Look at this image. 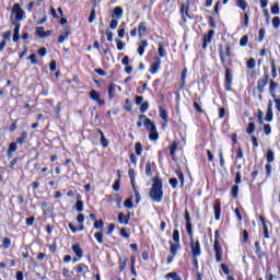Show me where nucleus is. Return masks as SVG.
<instances>
[{
	"mask_svg": "<svg viewBox=\"0 0 280 280\" xmlns=\"http://www.w3.org/2000/svg\"><path fill=\"white\" fill-rule=\"evenodd\" d=\"M179 13L182 14V23L185 25L187 19H191V15L189 14V0L187 1V4L182 3Z\"/></svg>",
	"mask_w": 280,
	"mask_h": 280,
	"instance_id": "ddd939ff",
	"label": "nucleus"
},
{
	"mask_svg": "<svg viewBox=\"0 0 280 280\" xmlns=\"http://www.w3.org/2000/svg\"><path fill=\"white\" fill-rule=\"evenodd\" d=\"M266 160H267V164L273 163L275 162V151H272L271 149H268L267 153H266Z\"/></svg>",
	"mask_w": 280,
	"mask_h": 280,
	"instance_id": "4c0bfd02",
	"label": "nucleus"
},
{
	"mask_svg": "<svg viewBox=\"0 0 280 280\" xmlns=\"http://www.w3.org/2000/svg\"><path fill=\"white\" fill-rule=\"evenodd\" d=\"M255 122H249L248 125H247V129H246V132L248 133V135H253V132H255Z\"/></svg>",
	"mask_w": 280,
	"mask_h": 280,
	"instance_id": "0e129e2a",
	"label": "nucleus"
},
{
	"mask_svg": "<svg viewBox=\"0 0 280 280\" xmlns=\"http://www.w3.org/2000/svg\"><path fill=\"white\" fill-rule=\"evenodd\" d=\"M196 113H199V115H205V109H202V107L200 106V104L198 102H194L192 104Z\"/></svg>",
	"mask_w": 280,
	"mask_h": 280,
	"instance_id": "5fc2aeb1",
	"label": "nucleus"
},
{
	"mask_svg": "<svg viewBox=\"0 0 280 280\" xmlns=\"http://www.w3.org/2000/svg\"><path fill=\"white\" fill-rule=\"evenodd\" d=\"M77 222L79 224L78 228H75V225H73V223L68 224V228L70 229L71 233H77L78 231H84V214L83 213L78 214Z\"/></svg>",
	"mask_w": 280,
	"mask_h": 280,
	"instance_id": "9b49d317",
	"label": "nucleus"
},
{
	"mask_svg": "<svg viewBox=\"0 0 280 280\" xmlns=\"http://www.w3.org/2000/svg\"><path fill=\"white\" fill-rule=\"evenodd\" d=\"M74 209L78 211V213H82V211H84V201H77Z\"/></svg>",
	"mask_w": 280,
	"mask_h": 280,
	"instance_id": "3c124183",
	"label": "nucleus"
},
{
	"mask_svg": "<svg viewBox=\"0 0 280 280\" xmlns=\"http://www.w3.org/2000/svg\"><path fill=\"white\" fill-rule=\"evenodd\" d=\"M139 38H145L148 36V22H140L138 25Z\"/></svg>",
	"mask_w": 280,
	"mask_h": 280,
	"instance_id": "412c9836",
	"label": "nucleus"
},
{
	"mask_svg": "<svg viewBox=\"0 0 280 280\" xmlns=\"http://www.w3.org/2000/svg\"><path fill=\"white\" fill-rule=\"evenodd\" d=\"M12 246V240L10 237L2 238V248L8 249Z\"/></svg>",
	"mask_w": 280,
	"mask_h": 280,
	"instance_id": "de8ad7c7",
	"label": "nucleus"
},
{
	"mask_svg": "<svg viewBox=\"0 0 280 280\" xmlns=\"http://www.w3.org/2000/svg\"><path fill=\"white\" fill-rule=\"evenodd\" d=\"M180 81L182 83L179 84L178 91H183L185 90V86H187V68L182 70Z\"/></svg>",
	"mask_w": 280,
	"mask_h": 280,
	"instance_id": "cd10ccee",
	"label": "nucleus"
},
{
	"mask_svg": "<svg viewBox=\"0 0 280 280\" xmlns=\"http://www.w3.org/2000/svg\"><path fill=\"white\" fill-rule=\"evenodd\" d=\"M128 175L130 178L131 187H135L136 184V178H137V172H135V168H129Z\"/></svg>",
	"mask_w": 280,
	"mask_h": 280,
	"instance_id": "c9c22d12",
	"label": "nucleus"
},
{
	"mask_svg": "<svg viewBox=\"0 0 280 280\" xmlns=\"http://www.w3.org/2000/svg\"><path fill=\"white\" fill-rule=\"evenodd\" d=\"M236 7L245 12V10L248 8V2L246 0H236Z\"/></svg>",
	"mask_w": 280,
	"mask_h": 280,
	"instance_id": "79ce46f5",
	"label": "nucleus"
},
{
	"mask_svg": "<svg viewBox=\"0 0 280 280\" xmlns=\"http://www.w3.org/2000/svg\"><path fill=\"white\" fill-rule=\"evenodd\" d=\"M118 222L119 224H130V212L124 214V212L118 213Z\"/></svg>",
	"mask_w": 280,
	"mask_h": 280,
	"instance_id": "c756f323",
	"label": "nucleus"
},
{
	"mask_svg": "<svg viewBox=\"0 0 280 280\" xmlns=\"http://www.w3.org/2000/svg\"><path fill=\"white\" fill-rule=\"evenodd\" d=\"M135 104L136 106H140L139 112L141 113V115H144V113H148V110H150V102H143V96H136Z\"/></svg>",
	"mask_w": 280,
	"mask_h": 280,
	"instance_id": "9d476101",
	"label": "nucleus"
},
{
	"mask_svg": "<svg viewBox=\"0 0 280 280\" xmlns=\"http://www.w3.org/2000/svg\"><path fill=\"white\" fill-rule=\"evenodd\" d=\"M118 178L114 182L112 188L114 191H119L121 189V171H117Z\"/></svg>",
	"mask_w": 280,
	"mask_h": 280,
	"instance_id": "473e14b6",
	"label": "nucleus"
},
{
	"mask_svg": "<svg viewBox=\"0 0 280 280\" xmlns=\"http://www.w3.org/2000/svg\"><path fill=\"white\" fill-rule=\"evenodd\" d=\"M279 25H280V18L279 16H275L272 19V26L277 30V28H279Z\"/></svg>",
	"mask_w": 280,
	"mask_h": 280,
	"instance_id": "774afa93",
	"label": "nucleus"
},
{
	"mask_svg": "<svg viewBox=\"0 0 280 280\" xmlns=\"http://www.w3.org/2000/svg\"><path fill=\"white\" fill-rule=\"evenodd\" d=\"M213 250L217 264L222 262V255L224 253V249H222V245H220V230L214 231Z\"/></svg>",
	"mask_w": 280,
	"mask_h": 280,
	"instance_id": "0eeeda50",
	"label": "nucleus"
},
{
	"mask_svg": "<svg viewBox=\"0 0 280 280\" xmlns=\"http://www.w3.org/2000/svg\"><path fill=\"white\" fill-rule=\"evenodd\" d=\"M72 252L75 255L72 258L73 264H77V261H80V259H82V257H84V250H82V247H80L79 243L72 245Z\"/></svg>",
	"mask_w": 280,
	"mask_h": 280,
	"instance_id": "4468645a",
	"label": "nucleus"
},
{
	"mask_svg": "<svg viewBox=\"0 0 280 280\" xmlns=\"http://www.w3.org/2000/svg\"><path fill=\"white\" fill-rule=\"evenodd\" d=\"M160 70H161V57L155 56L154 62L151 63L149 68V72L151 75H156V73H159Z\"/></svg>",
	"mask_w": 280,
	"mask_h": 280,
	"instance_id": "dca6fc26",
	"label": "nucleus"
},
{
	"mask_svg": "<svg viewBox=\"0 0 280 280\" xmlns=\"http://www.w3.org/2000/svg\"><path fill=\"white\" fill-rule=\"evenodd\" d=\"M158 54L160 58H165V56H167V52L165 51V47L161 43L159 44V47H158Z\"/></svg>",
	"mask_w": 280,
	"mask_h": 280,
	"instance_id": "49530a36",
	"label": "nucleus"
},
{
	"mask_svg": "<svg viewBox=\"0 0 280 280\" xmlns=\"http://www.w3.org/2000/svg\"><path fill=\"white\" fill-rule=\"evenodd\" d=\"M175 174L180 183V187H185V174H183V171L178 168L175 171Z\"/></svg>",
	"mask_w": 280,
	"mask_h": 280,
	"instance_id": "e433bc0d",
	"label": "nucleus"
},
{
	"mask_svg": "<svg viewBox=\"0 0 280 280\" xmlns=\"http://www.w3.org/2000/svg\"><path fill=\"white\" fill-rule=\"evenodd\" d=\"M145 176H152V162L150 161L145 164Z\"/></svg>",
	"mask_w": 280,
	"mask_h": 280,
	"instance_id": "4d7b16f0",
	"label": "nucleus"
},
{
	"mask_svg": "<svg viewBox=\"0 0 280 280\" xmlns=\"http://www.w3.org/2000/svg\"><path fill=\"white\" fill-rule=\"evenodd\" d=\"M168 244L171 255H173V257H176L178 255V250H180V243H174L170 241Z\"/></svg>",
	"mask_w": 280,
	"mask_h": 280,
	"instance_id": "a878e982",
	"label": "nucleus"
},
{
	"mask_svg": "<svg viewBox=\"0 0 280 280\" xmlns=\"http://www.w3.org/2000/svg\"><path fill=\"white\" fill-rule=\"evenodd\" d=\"M235 185L231 188L232 198H237L240 196V186L242 185V172H237L234 179Z\"/></svg>",
	"mask_w": 280,
	"mask_h": 280,
	"instance_id": "1a4fd4ad",
	"label": "nucleus"
},
{
	"mask_svg": "<svg viewBox=\"0 0 280 280\" xmlns=\"http://www.w3.org/2000/svg\"><path fill=\"white\" fill-rule=\"evenodd\" d=\"M12 14H15V23L25 19V11L21 8V4L14 3L12 8Z\"/></svg>",
	"mask_w": 280,
	"mask_h": 280,
	"instance_id": "f8f14e48",
	"label": "nucleus"
},
{
	"mask_svg": "<svg viewBox=\"0 0 280 280\" xmlns=\"http://www.w3.org/2000/svg\"><path fill=\"white\" fill-rule=\"evenodd\" d=\"M89 97L93 102H96L98 104V106H104L106 104V101L101 98L102 94H100V92H97L96 90H91L89 92Z\"/></svg>",
	"mask_w": 280,
	"mask_h": 280,
	"instance_id": "2eb2a0df",
	"label": "nucleus"
},
{
	"mask_svg": "<svg viewBox=\"0 0 280 280\" xmlns=\"http://www.w3.org/2000/svg\"><path fill=\"white\" fill-rule=\"evenodd\" d=\"M164 277H165V279L183 280V278H180V276L176 271L168 272Z\"/></svg>",
	"mask_w": 280,
	"mask_h": 280,
	"instance_id": "58836bf2",
	"label": "nucleus"
},
{
	"mask_svg": "<svg viewBox=\"0 0 280 280\" xmlns=\"http://www.w3.org/2000/svg\"><path fill=\"white\" fill-rule=\"evenodd\" d=\"M255 254L257 255L258 259H268V253L264 250L261 247V243L259 241L255 242Z\"/></svg>",
	"mask_w": 280,
	"mask_h": 280,
	"instance_id": "f3484780",
	"label": "nucleus"
},
{
	"mask_svg": "<svg viewBox=\"0 0 280 280\" xmlns=\"http://www.w3.org/2000/svg\"><path fill=\"white\" fill-rule=\"evenodd\" d=\"M118 264V271L124 272V270H126V266H128V257L119 258Z\"/></svg>",
	"mask_w": 280,
	"mask_h": 280,
	"instance_id": "f704fd0d",
	"label": "nucleus"
},
{
	"mask_svg": "<svg viewBox=\"0 0 280 280\" xmlns=\"http://www.w3.org/2000/svg\"><path fill=\"white\" fill-rule=\"evenodd\" d=\"M138 55L139 56H143L145 54V48L150 45L148 43V40L142 39L139 44H138Z\"/></svg>",
	"mask_w": 280,
	"mask_h": 280,
	"instance_id": "2f4dec72",
	"label": "nucleus"
},
{
	"mask_svg": "<svg viewBox=\"0 0 280 280\" xmlns=\"http://www.w3.org/2000/svg\"><path fill=\"white\" fill-rule=\"evenodd\" d=\"M96 132L101 135L102 148L104 149L108 148V139H106V136H104V131H102V129H96Z\"/></svg>",
	"mask_w": 280,
	"mask_h": 280,
	"instance_id": "72a5a7b5",
	"label": "nucleus"
},
{
	"mask_svg": "<svg viewBox=\"0 0 280 280\" xmlns=\"http://www.w3.org/2000/svg\"><path fill=\"white\" fill-rule=\"evenodd\" d=\"M36 34L39 38H47V34H45V27L43 26L36 28Z\"/></svg>",
	"mask_w": 280,
	"mask_h": 280,
	"instance_id": "8fccbe9b",
	"label": "nucleus"
},
{
	"mask_svg": "<svg viewBox=\"0 0 280 280\" xmlns=\"http://www.w3.org/2000/svg\"><path fill=\"white\" fill-rule=\"evenodd\" d=\"M265 170H266L267 178H270L272 176V165L271 164H266Z\"/></svg>",
	"mask_w": 280,
	"mask_h": 280,
	"instance_id": "052dcab7",
	"label": "nucleus"
},
{
	"mask_svg": "<svg viewBox=\"0 0 280 280\" xmlns=\"http://www.w3.org/2000/svg\"><path fill=\"white\" fill-rule=\"evenodd\" d=\"M124 207L126 209H133L135 202H132V197L125 200Z\"/></svg>",
	"mask_w": 280,
	"mask_h": 280,
	"instance_id": "6e6d98bb",
	"label": "nucleus"
},
{
	"mask_svg": "<svg viewBox=\"0 0 280 280\" xmlns=\"http://www.w3.org/2000/svg\"><path fill=\"white\" fill-rule=\"evenodd\" d=\"M213 211L214 220H217V222L220 221V218H222V201H220V199L214 200Z\"/></svg>",
	"mask_w": 280,
	"mask_h": 280,
	"instance_id": "a211bd4d",
	"label": "nucleus"
},
{
	"mask_svg": "<svg viewBox=\"0 0 280 280\" xmlns=\"http://www.w3.org/2000/svg\"><path fill=\"white\" fill-rule=\"evenodd\" d=\"M215 35V31L210 30L208 31V33H206L202 37V49H207V47H209V44L211 43V40H213V36Z\"/></svg>",
	"mask_w": 280,
	"mask_h": 280,
	"instance_id": "6ab92c4d",
	"label": "nucleus"
},
{
	"mask_svg": "<svg viewBox=\"0 0 280 280\" xmlns=\"http://www.w3.org/2000/svg\"><path fill=\"white\" fill-rule=\"evenodd\" d=\"M140 121H143L145 130L149 131L150 141H159V131H156V125L148 116L141 114L138 116Z\"/></svg>",
	"mask_w": 280,
	"mask_h": 280,
	"instance_id": "39448f33",
	"label": "nucleus"
},
{
	"mask_svg": "<svg viewBox=\"0 0 280 280\" xmlns=\"http://www.w3.org/2000/svg\"><path fill=\"white\" fill-rule=\"evenodd\" d=\"M94 237H95L97 244H104V232L98 231V232L94 233Z\"/></svg>",
	"mask_w": 280,
	"mask_h": 280,
	"instance_id": "c03bdc74",
	"label": "nucleus"
},
{
	"mask_svg": "<svg viewBox=\"0 0 280 280\" xmlns=\"http://www.w3.org/2000/svg\"><path fill=\"white\" fill-rule=\"evenodd\" d=\"M258 219L262 224V233H264L265 240H270V232L268 231V224L266 223V218L264 215H260Z\"/></svg>",
	"mask_w": 280,
	"mask_h": 280,
	"instance_id": "b1692460",
	"label": "nucleus"
},
{
	"mask_svg": "<svg viewBox=\"0 0 280 280\" xmlns=\"http://www.w3.org/2000/svg\"><path fill=\"white\" fill-rule=\"evenodd\" d=\"M94 229L96 231H104V220L100 219V220H95L94 222Z\"/></svg>",
	"mask_w": 280,
	"mask_h": 280,
	"instance_id": "a18cd8bd",
	"label": "nucleus"
},
{
	"mask_svg": "<svg viewBox=\"0 0 280 280\" xmlns=\"http://www.w3.org/2000/svg\"><path fill=\"white\" fill-rule=\"evenodd\" d=\"M135 152L136 156H141V154H143V144L141 142L135 143Z\"/></svg>",
	"mask_w": 280,
	"mask_h": 280,
	"instance_id": "ea45409f",
	"label": "nucleus"
},
{
	"mask_svg": "<svg viewBox=\"0 0 280 280\" xmlns=\"http://www.w3.org/2000/svg\"><path fill=\"white\" fill-rule=\"evenodd\" d=\"M168 184L171 185L172 189H176V187H178V179L176 177H172L168 179Z\"/></svg>",
	"mask_w": 280,
	"mask_h": 280,
	"instance_id": "bf43d9fd",
	"label": "nucleus"
},
{
	"mask_svg": "<svg viewBox=\"0 0 280 280\" xmlns=\"http://www.w3.org/2000/svg\"><path fill=\"white\" fill-rule=\"evenodd\" d=\"M109 202H116L117 209H121V202H124V197L115 192L109 197Z\"/></svg>",
	"mask_w": 280,
	"mask_h": 280,
	"instance_id": "5701e85b",
	"label": "nucleus"
},
{
	"mask_svg": "<svg viewBox=\"0 0 280 280\" xmlns=\"http://www.w3.org/2000/svg\"><path fill=\"white\" fill-rule=\"evenodd\" d=\"M171 152V159L176 161V150H178V141L174 140L172 144L168 147Z\"/></svg>",
	"mask_w": 280,
	"mask_h": 280,
	"instance_id": "7c9ffc66",
	"label": "nucleus"
},
{
	"mask_svg": "<svg viewBox=\"0 0 280 280\" xmlns=\"http://www.w3.org/2000/svg\"><path fill=\"white\" fill-rule=\"evenodd\" d=\"M268 82H270V74L265 72L262 77L258 79L256 88L252 90L253 96L264 100L262 95L266 93V86H268Z\"/></svg>",
	"mask_w": 280,
	"mask_h": 280,
	"instance_id": "20e7f679",
	"label": "nucleus"
},
{
	"mask_svg": "<svg viewBox=\"0 0 280 280\" xmlns=\"http://www.w3.org/2000/svg\"><path fill=\"white\" fill-rule=\"evenodd\" d=\"M184 218L186 221V232L189 237L191 257H200V255H202V246L200 245L199 240H194V225L191 224V217L189 215V210H185Z\"/></svg>",
	"mask_w": 280,
	"mask_h": 280,
	"instance_id": "f03ea898",
	"label": "nucleus"
},
{
	"mask_svg": "<svg viewBox=\"0 0 280 280\" xmlns=\"http://www.w3.org/2000/svg\"><path fill=\"white\" fill-rule=\"evenodd\" d=\"M271 77L273 79L277 78V63H275V60L271 61Z\"/></svg>",
	"mask_w": 280,
	"mask_h": 280,
	"instance_id": "69168bd1",
	"label": "nucleus"
},
{
	"mask_svg": "<svg viewBox=\"0 0 280 280\" xmlns=\"http://www.w3.org/2000/svg\"><path fill=\"white\" fill-rule=\"evenodd\" d=\"M27 137H30V133H27V131H22L20 133V137L16 138L15 142H11L9 144V148L7 150L8 159H12V153L16 152L19 145H23V143H25V141H27Z\"/></svg>",
	"mask_w": 280,
	"mask_h": 280,
	"instance_id": "423d86ee",
	"label": "nucleus"
},
{
	"mask_svg": "<svg viewBox=\"0 0 280 280\" xmlns=\"http://www.w3.org/2000/svg\"><path fill=\"white\" fill-rule=\"evenodd\" d=\"M271 14H280V8H279V2H276L272 7H271Z\"/></svg>",
	"mask_w": 280,
	"mask_h": 280,
	"instance_id": "680f3d73",
	"label": "nucleus"
},
{
	"mask_svg": "<svg viewBox=\"0 0 280 280\" xmlns=\"http://www.w3.org/2000/svg\"><path fill=\"white\" fill-rule=\"evenodd\" d=\"M117 89H119V91H121V86H118L117 84H115V82H110L108 84L107 88V93H108V100L112 102V100H115V91H117Z\"/></svg>",
	"mask_w": 280,
	"mask_h": 280,
	"instance_id": "aec40b11",
	"label": "nucleus"
},
{
	"mask_svg": "<svg viewBox=\"0 0 280 280\" xmlns=\"http://www.w3.org/2000/svg\"><path fill=\"white\" fill-rule=\"evenodd\" d=\"M173 242L180 244V232L178 230L173 231Z\"/></svg>",
	"mask_w": 280,
	"mask_h": 280,
	"instance_id": "603ef678",
	"label": "nucleus"
},
{
	"mask_svg": "<svg viewBox=\"0 0 280 280\" xmlns=\"http://www.w3.org/2000/svg\"><path fill=\"white\" fill-rule=\"evenodd\" d=\"M95 16H97V13L95 11V8H93L90 12V16H89V23H93V21H95Z\"/></svg>",
	"mask_w": 280,
	"mask_h": 280,
	"instance_id": "e2e57ef3",
	"label": "nucleus"
},
{
	"mask_svg": "<svg viewBox=\"0 0 280 280\" xmlns=\"http://www.w3.org/2000/svg\"><path fill=\"white\" fill-rule=\"evenodd\" d=\"M122 16H124V8L121 7L114 8L110 14L112 21L109 23V28L117 30V26L119 25V20H121Z\"/></svg>",
	"mask_w": 280,
	"mask_h": 280,
	"instance_id": "6e6552de",
	"label": "nucleus"
},
{
	"mask_svg": "<svg viewBox=\"0 0 280 280\" xmlns=\"http://www.w3.org/2000/svg\"><path fill=\"white\" fill-rule=\"evenodd\" d=\"M275 119V114L272 113V101H269L266 116H265V121L270 122Z\"/></svg>",
	"mask_w": 280,
	"mask_h": 280,
	"instance_id": "393cba45",
	"label": "nucleus"
},
{
	"mask_svg": "<svg viewBox=\"0 0 280 280\" xmlns=\"http://www.w3.org/2000/svg\"><path fill=\"white\" fill-rule=\"evenodd\" d=\"M159 112H160V117L164 122V126H167V124H170V116L167 115V109H165V107L163 106H160Z\"/></svg>",
	"mask_w": 280,
	"mask_h": 280,
	"instance_id": "bb28decb",
	"label": "nucleus"
},
{
	"mask_svg": "<svg viewBox=\"0 0 280 280\" xmlns=\"http://www.w3.org/2000/svg\"><path fill=\"white\" fill-rule=\"evenodd\" d=\"M219 56H220V61L225 70L224 74V83L223 86L226 91V93H231L233 91V70L229 67H233V54L231 52V45L225 46V56L224 57V50L222 49V46L219 47ZM228 58V61H226Z\"/></svg>",
	"mask_w": 280,
	"mask_h": 280,
	"instance_id": "f257e3e1",
	"label": "nucleus"
},
{
	"mask_svg": "<svg viewBox=\"0 0 280 280\" xmlns=\"http://www.w3.org/2000/svg\"><path fill=\"white\" fill-rule=\"evenodd\" d=\"M122 108L126 110V113H132V101H130V98H126Z\"/></svg>",
	"mask_w": 280,
	"mask_h": 280,
	"instance_id": "37998d69",
	"label": "nucleus"
},
{
	"mask_svg": "<svg viewBox=\"0 0 280 280\" xmlns=\"http://www.w3.org/2000/svg\"><path fill=\"white\" fill-rule=\"evenodd\" d=\"M277 89H279V83H277L275 80L269 81V93L271 97L275 100L277 97Z\"/></svg>",
	"mask_w": 280,
	"mask_h": 280,
	"instance_id": "c85d7f7f",
	"label": "nucleus"
},
{
	"mask_svg": "<svg viewBox=\"0 0 280 280\" xmlns=\"http://www.w3.org/2000/svg\"><path fill=\"white\" fill-rule=\"evenodd\" d=\"M256 66H257V61L255 60V58H249L246 62L247 69H255Z\"/></svg>",
	"mask_w": 280,
	"mask_h": 280,
	"instance_id": "864d4df0",
	"label": "nucleus"
},
{
	"mask_svg": "<svg viewBox=\"0 0 280 280\" xmlns=\"http://www.w3.org/2000/svg\"><path fill=\"white\" fill-rule=\"evenodd\" d=\"M133 189L135 198H136V205H139L141 202V194H139V190L137 189V185L131 186Z\"/></svg>",
	"mask_w": 280,
	"mask_h": 280,
	"instance_id": "09e8293b",
	"label": "nucleus"
},
{
	"mask_svg": "<svg viewBox=\"0 0 280 280\" xmlns=\"http://www.w3.org/2000/svg\"><path fill=\"white\" fill-rule=\"evenodd\" d=\"M266 36V28H260L258 32V43H264V38Z\"/></svg>",
	"mask_w": 280,
	"mask_h": 280,
	"instance_id": "13d9d810",
	"label": "nucleus"
},
{
	"mask_svg": "<svg viewBox=\"0 0 280 280\" xmlns=\"http://www.w3.org/2000/svg\"><path fill=\"white\" fill-rule=\"evenodd\" d=\"M74 270L78 275H82L84 270H89V266H86L85 264H79L74 267Z\"/></svg>",
	"mask_w": 280,
	"mask_h": 280,
	"instance_id": "a19ab883",
	"label": "nucleus"
},
{
	"mask_svg": "<svg viewBox=\"0 0 280 280\" xmlns=\"http://www.w3.org/2000/svg\"><path fill=\"white\" fill-rule=\"evenodd\" d=\"M246 45H248V35H244L240 40L241 47H246Z\"/></svg>",
	"mask_w": 280,
	"mask_h": 280,
	"instance_id": "338daca9",
	"label": "nucleus"
},
{
	"mask_svg": "<svg viewBox=\"0 0 280 280\" xmlns=\"http://www.w3.org/2000/svg\"><path fill=\"white\" fill-rule=\"evenodd\" d=\"M163 178L156 175L152 178V185L149 190V197L152 200V202H156L159 205L163 202Z\"/></svg>",
	"mask_w": 280,
	"mask_h": 280,
	"instance_id": "7ed1b4c3",
	"label": "nucleus"
},
{
	"mask_svg": "<svg viewBox=\"0 0 280 280\" xmlns=\"http://www.w3.org/2000/svg\"><path fill=\"white\" fill-rule=\"evenodd\" d=\"M71 36V26H67L58 37V44L62 45Z\"/></svg>",
	"mask_w": 280,
	"mask_h": 280,
	"instance_id": "4be33fe9",
	"label": "nucleus"
}]
</instances>
